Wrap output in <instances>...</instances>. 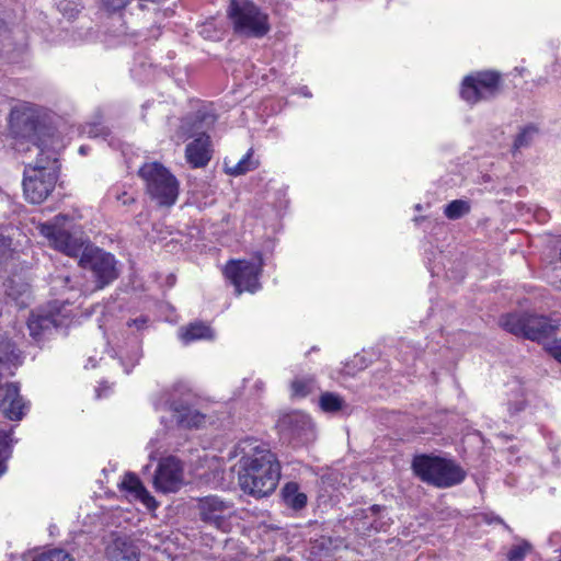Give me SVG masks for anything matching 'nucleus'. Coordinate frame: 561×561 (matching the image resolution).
Segmentation results:
<instances>
[{"mask_svg":"<svg viewBox=\"0 0 561 561\" xmlns=\"http://www.w3.org/2000/svg\"><path fill=\"white\" fill-rule=\"evenodd\" d=\"M233 456L239 458L234 467L242 491L264 497L272 494L280 479V465L275 454L254 438H247L234 447Z\"/></svg>","mask_w":561,"mask_h":561,"instance_id":"nucleus-2","label":"nucleus"},{"mask_svg":"<svg viewBox=\"0 0 561 561\" xmlns=\"http://www.w3.org/2000/svg\"><path fill=\"white\" fill-rule=\"evenodd\" d=\"M319 404L322 411L333 413L344 408L343 399L331 392H325L320 397Z\"/></svg>","mask_w":561,"mask_h":561,"instance_id":"nucleus-23","label":"nucleus"},{"mask_svg":"<svg viewBox=\"0 0 561 561\" xmlns=\"http://www.w3.org/2000/svg\"><path fill=\"white\" fill-rule=\"evenodd\" d=\"M102 5L108 11H118L124 9L130 0H100Z\"/></svg>","mask_w":561,"mask_h":561,"instance_id":"nucleus-31","label":"nucleus"},{"mask_svg":"<svg viewBox=\"0 0 561 561\" xmlns=\"http://www.w3.org/2000/svg\"><path fill=\"white\" fill-rule=\"evenodd\" d=\"M413 470L423 481L438 488H449L460 483L466 473L451 460L440 457L417 456L412 463Z\"/></svg>","mask_w":561,"mask_h":561,"instance_id":"nucleus-5","label":"nucleus"},{"mask_svg":"<svg viewBox=\"0 0 561 561\" xmlns=\"http://www.w3.org/2000/svg\"><path fill=\"white\" fill-rule=\"evenodd\" d=\"M108 561H139V549L137 546L126 539L116 538L106 548Z\"/></svg>","mask_w":561,"mask_h":561,"instance_id":"nucleus-17","label":"nucleus"},{"mask_svg":"<svg viewBox=\"0 0 561 561\" xmlns=\"http://www.w3.org/2000/svg\"><path fill=\"white\" fill-rule=\"evenodd\" d=\"M531 545L525 539H517L507 551V561H524L525 557L531 551Z\"/></svg>","mask_w":561,"mask_h":561,"instance_id":"nucleus-25","label":"nucleus"},{"mask_svg":"<svg viewBox=\"0 0 561 561\" xmlns=\"http://www.w3.org/2000/svg\"><path fill=\"white\" fill-rule=\"evenodd\" d=\"M80 152H81V153H85L84 147H81V148H80Z\"/></svg>","mask_w":561,"mask_h":561,"instance_id":"nucleus-36","label":"nucleus"},{"mask_svg":"<svg viewBox=\"0 0 561 561\" xmlns=\"http://www.w3.org/2000/svg\"><path fill=\"white\" fill-rule=\"evenodd\" d=\"M68 301H53L46 308L33 312L27 327L32 337L39 342L50 336L58 328L68 327L76 313Z\"/></svg>","mask_w":561,"mask_h":561,"instance_id":"nucleus-7","label":"nucleus"},{"mask_svg":"<svg viewBox=\"0 0 561 561\" xmlns=\"http://www.w3.org/2000/svg\"><path fill=\"white\" fill-rule=\"evenodd\" d=\"M536 134V129L533 128V127H528V128H525L524 130H522L515 141H514V147L515 149H519L522 147H525L527 146L530 140L533 139V136Z\"/></svg>","mask_w":561,"mask_h":561,"instance_id":"nucleus-29","label":"nucleus"},{"mask_svg":"<svg viewBox=\"0 0 561 561\" xmlns=\"http://www.w3.org/2000/svg\"><path fill=\"white\" fill-rule=\"evenodd\" d=\"M80 3L78 0H61L58 3V10L67 19L75 18L80 11Z\"/></svg>","mask_w":561,"mask_h":561,"instance_id":"nucleus-28","label":"nucleus"},{"mask_svg":"<svg viewBox=\"0 0 561 561\" xmlns=\"http://www.w3.org/2000/svg\"><path fill=\"white\" fill-rule=\"evenodd\" d=\"M118 486L122 492L130 501H139L148 510L153 511L157 508L158 503L154 497L147 491L139 478L134 473H125Z\"/></svg>","mask_w":561,"mask_h":561,"instance_id":"nucleus-16","label":"nucleus"},{"mask_svg":"<svg viewBox=\"0 0 561 561\" xmlns=\"http://www.w3.org/2000/svg\"><path fill=\"white\" fill-rule=\"evenodd\" d=\"M470 211V204L463 199H455L446 205L444 214L448 219L461 218Z\"/></svg>","mask_w":561,"mask_h":561,"instance_id":"nucleus-22","label":"nucleus"},{"mask_svg":"<svg viewBox=\"0 0 561 561\" xmlns=\"http://www.w3.org/2000/svg\"><path fill=\"white\" fill-rule=\"evenodd\" d=\"M369 511H370L373 514H376V513L379 511V506L374 505V506L369 507Z\"/></svg>","mask_w":561,"mask_h":561,"instance_id":"nucleus-35","label":"nucleus"},{"mask_svg":"<svg viewBox=\"0 0 561 561\" xmlns=\"http://www.w3.org/2000/svg\"><path fill=\"white\" fill-rule=\"evenodd\" d=\"M559 257H560V261H561V248H560V253H559Z\"/></svg>","mask_w":561,"mask_h":561,"instance_id":"nucleus-38","label":"nucleus"},{"mask_svg":"<svg viewBox=\"0 0 561 561\" xmlns=\"http://www.w3.org/2000/svg\"><path fill=\"white\" fill-rule=\"evenodd\" d=\"M197 508L204 523L227 531L228 520L233 515L230 502L224 501L217 495H208L198 500Z\"/></svg>","mask_w":561,"mask_h":561,"instance_id":"nucleus-13","label":"nucleus"},{"mask_svg":"<svg viewBox=\"0 0 561 561\" xmlns=\"http://www.w3.org/2000/svg\"><path fill=\"white\" fill-rule=\"evenodd\" d=\"M36 159L23 173V194L32 204L43 203L53 192L58 179V146L51 137L33 144Z\"/></svg>","mask_w":561,"mask_h":561,"instance_id":"nucleus-3","label":"nucleus"},{"mask_svg":"<svg viewBox=\"0 0 561 561\" xmlns=\"http://www.w3.org/2000/svg\"><path fill=\"white\" fill-rule=\"evenodd\" d=\"M73 228V220L67 215H57L37 226L39 233L51 248L68 256L80 255L79 264L93 273L96 288L101 289L117 276L115 259L112 254L87 243L82 237H77Z\"/></svg>","mask_w":561,"mask_h":561,"instance_id":"nucleus-1","label":"nucleus"},{"mask_svg":"<svg viewBox=\"0 0 561 561\" xmlns=\"http://www.w3.org/2000/svg\"><path fill=\"white\" fill-rule=\"evenodd\" d=\"M253 151L250 149L238 162L231 163V160H225V171L232 176L242 175L251 170H254L259 162L252 157Z\"/></svg>","mask_w":561,"mask_h":561,"instance_id":"nucleus-19","label":"nucleus"},{"mask_svg":"<svg viewBox=\"0 0 561 561\" xmlns=\"http://www.w3.org/2000/svg\"><path fill=\"white\" fill-rule=\"evenodd\" d=\"M283 497L285 503L294 510H300L307 503V495L299 491V486L295 482H289L284 486Z\"/></svg>","mask_w":561,"mask_h":561,"instance_id":"nucleus-20","label":"nucleus"},{"mask_svg":"<svg viewBox=\"0 0 561 561\" xmlns=\"http://www.w3.org/2000/svg\"><path fill=\"white\" fill-rule=\"evenodd\" d=\"M214 334L211 329L203 323H192L187 327H182L179 331V337L184 343H191L197 340L213 339Z\"/></svg>","mask_w":561,"mask_h":561,"instance_id":"nucleus-18","label":"nucleus"},{"mask_svg":"<svg viewBox=\"0 0 561 561\" xmlns=\"http://www.w3.org/2000/svg\"><path fill=\"white\" fill-rule=\"evenodd\" d=\"M204 118L197 115L194 118H185L178 131L180 140L195 137V139L186 146L185 157L193 168H203L211 159L210 140L203 131Z\"/></svg>","mask_w":561,"mask_h":561,"instance_id":"nucleus-8","label":"nucleus"},{"mask_svg":"<svg viewBox=\"0 0 561 561\" xmlns=\"http://www.w3.org/2000/svg\"><path fill=\"white\" fill-rule=\"evenodd\" d=\"M139 174L146 182L147 193L160 206L170 207L179 196V182L161 163H145Z\"/></svg>","mask_w":561,"mask_h":561,"instance_id":"nucleus-6","label":"nucleus"},{"mask_svg":"<svg viewBox=\"0 0 561 561\" xmlns=\"http://www.w3.org/2000/svg\"><path fill=\"white\" fill-rule=\"evenodd\" d=\"M280 431L298 443L306 444L314 438L313 424L310 417L302 412H293L279 420Z\"/></svg>","mask_w":561,"mask_h":561,"instance_id":"nucleus-14","label":"nucleus"},{"mask_svg":"<svg viewBox=\"0 0 561 561\" xmlns=\"http://www.w3.org/2000/svg\"><path fill=\"white\" fill-rule=\"evenodd\" d=\"M10 124L14 133L22 137H36L37 117L33 107L26 104L15 106L10 114Z\"/></svg>","mask_w":561,"mask_h":561,"instance_id":"nucleus-15","label":"nucleus"},{"mask_svg":"<svg viewBox=\"0 0 561 561\" xmlns=\"http://www.w3.org/2000/svg\"><path fill=\"white\" fill-rule=\"evenodd\" d=\"M228 18L236 33L248 37H263L270 32L268 14L249 0H231Z\"/></svg>","mask_w":561,"mask_h":561,"instance_id":"nucleus-4","label":"nucleus"},{"mask_svg":"<svg viewBox=\"0 0 561 561\" xmlns=\"http://www.w3.org/2000/svg\"><path fill=\"white\" fill-rule=\"evenodd\" d=\"M502 327L514 335L531 341H541L552 334L558 323L545 316L529 313H511L501 322Z\"/></svg>","mask_w":561,"mask_h":561,"instance_id":"nucleus-9","label":"nucleus"},{"mask_svg":"<svg viewBox=\"0 0 561 561\" xmlns=\"http://www.w3.org/2000/svg\"><path fill=\"white\" fill-rule=\"evenodd\" d=\"M27 293H28V289H27L26 285H22L21 290H19V293H15L12 287H10L8 289V295L15 300H18L20 297L26 295Z\"/></svg>","mask_w":561,"mask_h":561,"instance_id":"nucleus-32","label":"nucleus"},{"mask_svg":"<svg viewBox=\"0 0 561 561\" xmlns=\"http://www.w3.org/2000/svg\"><path fill=\"white\" fill-rule=\"evenodd\" d=\"M545 348L554 359L561 363V337L548 342Z\"/></svg>","mask_w":561,"mask_h":561,"instance_id":"nucleus-30","label":"nucleus"},{"mask_svg":"<svg viewBox=\"0 0 561 561\" xmlns=\"http://www.w3.org/2000/svg\"><path fill=\"white\" fill-rule=\"evenodd\" d=\"M182 462L169 456L160 460L153 476V486L161 493H175L184 485Z\"/></svg>","mask_w":561,"mask_h":561,"instance_id":"nucleus-12","label":"nucleus"},{"mask_svg":"<svg viewBox=\"0 0 561 561\" xmlns=\"http://www.w3.org/2000/svg\"><path fill=\"white\" fill-rule=\"evenodd\" d=\"M33 561H75V559L62 549H50L38 554Z\"/></svg>","mask_w":561,"mask_h":561,"instance_id":"nucleus-27","label":"nucleus"},{"mask_svg":"<svg viewBox=\"0 0 561 561\" xmlns=\"http://www.w3.org/2000/svg\"><path fill=\"white\" fill-rule=\"evenodd\" d=\"M500 90V75L495 71H478L463 78L460 95L469 104L494 98Z\"/></svg>","mask_w":561,"mask_h":561,"instance_id":"nucleus-11","label":"nucleus"},{"mask_svg":"<svg viewBox=\"0 0 561 561\" xmlns=\"http://www.w3.org/2000/svg\"><path fill=\"white\" fill-rule=\"evenodd\" d=\"M316 389V381L311 377L296 378L291 382V396L295 398H305Z\"/></svg>","mask_w":561,"mask_h":561,"instance_id":"nucleus-21","label":"nucleus"},{"mask_svg":"<svg viewBox=\"0 0 561 561\" xmlns=\"http://www.w3.org/2000/svg\"><path fill=\"white\" fill-rule=\"evenodd\" d=\"M21 305H26V301L24 299L21 300Z\"/></svg>","mask_w":561,"mask_h":561,"instance_id":"nucleus-37","label":"nucleus"},{"mask_svg":"<svg viewBox=\"0 0 561 561\" xmlns=\"http://www.w3.org/2000/svg\"><path fill=\"white\" fill-rule=\"evenodd\" d=\"M262 266L261 257L230 260L224 268V274L234 286L238 296L243 291L254 294L261 288L259 278L262 273Z\"/></svg>","mask_w":561,"mask_h":561,"instance_id":"nucleus-10","label":"nucleus"},{"mask_svg":"<svg viewBox=\"0 0 561 561\" xmlns=\"http://www.w3.org/2000/svg\"><path fill=\"white\" fill-rule=\"evenodd\" d=\"M178 422L180 424H182L183 426H187V427H197L199 426L203 422H204V419L205 416L201 413H198L197 411L191 409V408H186L184 409L183 412L181 411H178Z\"/></svg>","mask_w":561,"mask_h":561,"instance_id":"nucleus-24","label":"nucleus"},{"mask_svg":"<svg viewBox=\"0 0 561 561\" xmlns=\"http://www.w3.org/2000/svg\"><path fill=\"white\" fill-rule=\"evenodd\" d=\"M146 322L145 319H135L131 323L129 322L128 325H136L137 328H140Z\"/></svg>","mask_w":561,"mask_h":561,"instance_id":"nucleus-34","label":"nucleus"},{"mask_svg":"<svg viewBox=\"0 0 561 561\" xmlns=\"http://www.w3.org/2000/svg\"><path fill=\"white\" fill-rule=\"evenodd\" d=\"M117 199H118V201H122V203H123L124 205H126V204H128V203H130V202H133V201H134V199H133V197H127V194H126V193H123V195H122V196H121V195H118V196H117Z\"/></svg>","mask_w":561,"mask_h":561,"instance_id":"nucleus-33","label":"nucleus"},{"mask_svg":"<svg viewBox=\"0 0 561 561\" xmlns=\"http://www.w3.org/2000/svg\"><path fill=\"white\" fill-rule=\"evenodd\" d=\"M11 443L10 435L4 431H0V476L7 470L5 460L10 456Z\"/></svg>","mask_w":561,"mask_h":561,"instance_id":"nucleus-26","label":"nucleus"}]
</instances>
